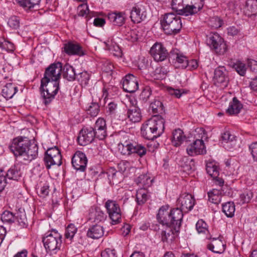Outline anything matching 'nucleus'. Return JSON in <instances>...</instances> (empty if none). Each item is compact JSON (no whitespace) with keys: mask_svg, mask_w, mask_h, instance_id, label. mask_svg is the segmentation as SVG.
Returning <instances> with one entry per match:
<instances>
[{"mask_svg":"<svg viewBox=\"0 0 257 257\" xmlns=\"http://www.w3.org/2000/svg\"><path fill=\"white\" fill-rule=\"evenodd\" d=\"M168 206H162L159 210L157 218L158 222L166 227H171V210L168 211Z\"/></svg>","mask_w":257,"mask_h":257,"instance_id":"obj_17","label":"nucleus"},{"mask_svg":"<svg viewBox=\"0 0 257 257\" xmlns=\"http://www.w3.org/2000/svg\"><path fill=\"white\" fill-rule=\"evenodd\" d=\"M150 53L157 62L163 61L170 56L166 48L161 43L158 42L151 48Z\"/></svg>","mask_w":257,"mask_h":257,"instance_id":"obj_8","label":"nucleus"},{"mask_svg":"<svg viewBox=\"0 0 257 257\" xmlns=\"http://www.w3.org/2000/svg\"><path fill=\"white\" fill-rule=\"evenodd\" d=\"M161 24L165 33L168 35L178 33L182 27L180 17L172 13L165 14L163 20L161 21Z\"/></svg>","mask_w":257,"mask_h":257,"instance_id":"obj_4","label":"nucleus"},{"mask_svg":"<svg viewBox=\"0 0 257 257\" xmlns=\"http://www.w3.org/2000/svg\"><path fill=\"white\" fill-rule=\"evenodd\" d=\"M210 25L215 28L220 27L222 24V21L217 17L212 18L210 20Z\"/></svg>","mask_w":257,"mask_h":257,"instance_id":"obj_62","label":"nucleus"},{"mask_svg":"<svg viewBox=\"0 0 257 257\" xmlns=\"http://www.w3.org/2000/svg\"><path fill=\"white\" fill-rule=\"evenodd\" d=\"M59 90V80L41 79L40 87L43 103L47 105L54 98Z\"/></svg>","mask_w":257,"mask_h":257,"instance_id":"obj_3","label":"nucleus"},{"mask_svg":"<svg viewBox=\"0 0 257 257\" xmlns=\"http://www.w3.org/2000/svg\"><path fill=\"white\" fill-rule=\"evenodd\" d=\"M178 206L182 212H188L190 211L195 204V199L192 195L188 193H183L180 195L177 200Z\"/></svg>","mask_w":257,"mask_h":257,"instance_id":"obj_13","label":"nucleus"},{"mask_svg":"<svg viewBox=\"0 0 257 257\" xmlns=\"http://www.w3.org/2000/svg\"><path fill=\"white\" fill-rule=\"evenodd\" d=\"M186 150L190 156L203 155L206 152L203 141L199 139L196 140L188 146Z\"/></svg>","mask_w":257,"mask_h":257,"instance_id":"obj_16","label":"nucleus"},{"mask_svg":"<svg viewBox=\"0 0 257 257\" xmlns=\"http://www.w3.org/2000/svg\"><path fill=\"white\" fill-rule=\"evenodd\" d=\"M62 64L57 62L51 64L46 69L44 77L41 79L59 80L60 78Z\"/></svg>","mask_w":257,"mask_h":257,"instance_id":"obj_9","label":"nucleus"},{"mask_svg":"<svg viewBox=\"0 0 257 257\" xmlns=\"http://www.w3.org/2000/svg\"><path fill=\"white\" fill-rule=\"evenodd\" d=\"M148 199V192L146 189L141 188L136 193V201L138 204L141 205L144 204Z\"/></svg>","mask_w":257,"mask_h":257,"instance_id":"obj_39","label":"nucleus"},{"mask_svg":"<svg viewBox=\"0 0 257 257\" xmlns=\"http://www.w3.org/2000/svg\"><path fill=\"white\" fill-rule=\"evenodd\" d=\"M186 139V138L184 135L183 132L181 129L175 130L173 132L172 142L174 146H179Z\"/></svg>","mask_w":257,"mask_h":257,"instance_id":"obj_32","label":"nucleus"},{"mask_svg":"<svg viewBox=\"0 0 257 257\" xmlns=\"http://www.w3.org/2000/svg\"><path fill=\"white\" fill-rule=\"evenodd\" d=\"M106 215L98 207L92 206L89 210L88 219L93 222L99 223L104 221Z\"/></svg>","mask_w":257,"mask_h":257,"instance_id":"obj_19","label":"nucleus"},{"mask_svg":"<svg viewBox=\"0 0 257 257\" xmlns=\"http://www.w3.org/2000/svg\"><path fill=\"white\" fill-rule=\"evenodd\" d=\"M103 234V227L98 225H94L88 229L87 235L88 237L93 239H98L102 237Z\"/></svg>","mask_w":257,"mask_h":257,"instance_id":"obj_26","label":"nucleus"},{"mask_svg":"<svg viewBox=\"0 0 257 257\" xmlns=\"http://www.w3.org/2000/svg\"><path fill=\"white\" fill-rule=\"evenodd\" d=\"M47 169L52 165L60 166L62 163V156L58 148L56 147L48 149L45 153L44 158Z\"/></svg>","mask_w":257,"mask_h":257,"instance_id":"obj_6","label":"nucleus"},{"mask_svg":"<svg viewBox=\"0 0 257 257\" xmlns=\"http://www.w3.org/2000/svg\"><path fill=\"white\" fill-rule=\"evenodd\" d=\"M134 23H139L146 18V13L141 5H137L133 7L130 16Z\"/></svg>","mask_w":257,"mask_h":257,"instance_id":"obj_21","label":"nucleus"},{"mask_svg":"<svg viewBox=\"0 0 257 257\" xmlns=\"http://www.w3.org/2000/svg\"><path fill=\"white\" fill-rule=\"evenodd\" d=\"M183 0H172V7L173 10L175 11L179 15H184L186 12L182 11Z\"/></svg>","mask_w":257,"mask_h":257,"instance_id":"obj_45","label":"nucleus"},{"mask_svg":"<svg viewBox=\"0 0 257 257\" xmlns=\"http://www.w3.org/2000/svg\"><path fill=\"white\" fill-rule=\"evenodd\" d=\"M131 155L133 154H137L140 157H142L145 155L147 152L146 148L144 146L135 142H131Z\"/></svg>","mask_w":257,"mask_h":257,"instance_id":"obj_33","label":"nucleus"},{"mask_svg":"<svg viewBox=\"0 0 257 257\" xmlns=\"http://www.w3.org/2000/svg\"><path fill=\"white\" fill-rule=\"evenodd\" d=\"M76 74L74 69L68 64H65V78L68 81H73L75 79Z\"/></svg>","mask_w":257,"mask_h":257,"instance_id":"obj_48","label":"nucleus"},{"mask_svg":"<svg viewBox=\"0 0 257 257\" xmlns=\"http://www.w3.org/2000/svg\"><path fill=\"white\" fill-rule=\"evenodd\" d=\"M208 248L215 253H221L225 250V244L219 237L213 238L212 242L208 245Z\"/></svg>","mask_w":257,"mask_h":257,"instance_id":"obj_23","label":"nucleus"},{"mask_svg":"<svg viewBox=\"0 0 257 257\" xmlns=\"http://www.w3.org/2000/svg\"><path fill=\"white\" fill-rule=\"evenodd\" d=\"M127 117L130 120L133 122H139L141 119V113L140 109L137 106H133L127 111Z\"/></svg>","mask_w":257,"mask_h":257,"instance_id":"obj_30","label":"nucleus"},{"mask_svg":"<svg viewBox=\"0 0 257 257\" xmlns=\"http://www.w3.org/2000/svg\"><path fill=\"white\" fill-rule=\"evenodd\" d=\"M221 143L227 150L235 149L237 147L236 137L229 132H226L222 135Z\"/></svg>","mask_w":257,"mask_h":257,"instance_id":"obj_20","label":"nucleus"},{"mask_svg":"<svg viewBox=\"0 0 257 257\" xmlns=\"http://www.w3.org/2000/svg\"><path fill=\"white\" fill-rule=\"evenodd\" d=\"M182 210L179 208H175L171 210V227L175 231H178L183 217Z\"/></svg>","mask_w":257,"mask_h":257,"instance_id":"obj_18","label":"nucleus"},{"mask_svg":"<svg viewBox=\"0 0 257 257\" xmlns=\"http://www.w3.org/2000/svg\"><path fill=\"white\" fill-rule=\"evenodd\" d=\"M9 148L15 157L21 161L29 162L38 155L37 145L31 144L26 137H19L14 139Z\"/></svg>","mask_w":257,"mask_h":257,"instance_id":"obj_1","label":"nucleus"},{"mask_svg":"<svg viewBox=\"0 0 257 257\" xmlns=\"http://www.w3.org/2000/svg\"><path fill=\"white\" fill-rule=\"evenodd\" d=\"M108 19L113 25L121 26L125 22L124 13L121 12L109 13Z\"/></svg>","mask_w":257,"mask_h":257,"instance_id":"obj_24","label":"nucleus"},{"mask_svg":"<svg viewBox=\"0 0 257 257\" xmlns=\"http://www.w3.org/2000/svg\"><path fill=\"white\" fill-rule=\"evenodd\" d=\"M191 0H183V7H184L182 11L186 12L183 15L188 16L189 15H192V14H189L191 13Z\"/></svg>","mask_w":257,"mask_h":257,"instance_id":"obj_60","label":"nucleus"},{"mask_svg":"<svg viewBox=\"0 0 257 257\" xmlns=\"http://www.w3.org/2000/svg\"><path fill=\"white\" fill-rule=\"evenodd\" d=\"M242 108V104L236 97H234L233 98L232 101L229 103L226 112L229 115L237 114L240 112Z\"/></svg>","mask_w":257,"mask_h":257,"instance_id":"obj_28","label":"nucleus"},{"mask_svg":"<svg viewBox=\"0 0 257 257\" xmlns=\"http://www.w3.org/2000/svg\"><path fill=\"white\" fill-rule=\"evenodd\" d=\"M18 3L26 10H31L38 5L40 0H17Z\"/></svg>","mask_w":257,"mask_h":257,"instance_id":"obj_40","label":"nucleus"},{"mask_svg":"<svg viewBox=\"0 0 257 257\" xmlns=\"http://www.w3.org/2000/svg\"><path fill=\"white\" fill-rule=\"evenodd\" d=\"M152 94V90L149 86H146L144 88L140 94V98L144 101H146L149 98Z\"/></svg>","mask_w":257,"mask_h":257,"instance_id":"obj_58","label":"nucleus"},{"mask_svg":"<svg viewBox=\"0 0 257 257\" xmlns=\"http://www.w3.org/2000/svg\"><path fill=\"white\" fill-rule=\"evenodd\" d=\"M222 211L228 217H232L235 212V205L232 202H227L222 205Z\"/></svg>","mask_w":257,"mask_h":257,"instance_id":"obj_36","label":"nucleus"},{"mask_svg":"<svg viewBox=\"0 0 257 257\" xmlns=\"http://www.w3.org/2000/svg\"><path fill=\"white\" fill-rule=\"evenodd\" d=\"M124 29L125 31L123 33H125V39L132 42H136L138 39L137 31L131 30L129 28H125Z\"/></svg>","mask_w":257,"mask_h":257,"instance_id":"obj_43","label":"nucleus"},{"mask_svg":"<svg viewBox=\"0 0 257 257\" xmlns=\"http://www.w3.org/2000/svg\"><path fill=\"white\" fill-rule=\"evenodd\" d=\"M94 138V128L91 126H85L80 131L77 137V141L80 145L86 146L91 143Z\"/></svg>","mask_w":257,"mask_h":257,"instance_id":"obj_11","label":"nucleus"},{"mask_svg":"<svg viewBox=\"0 0 257 257\" xmlns=\"http://www.w3.org/2000/svg\"><path fill=\"white\" fill-rule=\"evenodd\" d=\"M49 186L48 184H44L43 186H41L40 188L38 187L37 188V193L38 195L43 198L46 197L49 193Z\"/></svg>","mask_w":257,"mask_h":257,"instance_id":"obj_56","label":"nucleus"},{"mask_svg":"<svg viewBox=\"0 0 257 257\" xmlns=\"http://www.w3.org/2000/svg\"><path fill=\"white\" fill-rule=\"evenodd\" d=\"M223 68L218 67L214 70V84L221 88H225L228 83L229 79Z\"/></svg>","mask_w":257,"mask_h":257,"instance_id":"obj_14","label":"nucleus"},{"mask_svg":"<svg viewBox=\"0 0 257 257\" xmlns=\"http://www.w3.org/2000/svg\"><path fill=\"white\" fill-rule=\"evenodd\" d=\"M206 43L211 49L219 54H223L226 51V44L223 39L217 34H211L207 36Z\"/></svg>","mask_w":257,"mask_h":257,"instance_id":"obj_7","label":"nucleus"},{"mask_svg":"<svg viewBox=\"0 0 257 257\" xmlns=\"http://www.w3.org/2000/svg\"><path fill=\"white\" fill-rule=\"evenodd\" d=\"M18 91L17 87L11 83H7L3 88L2 95L7 99L13 97Z\"/></svg>","mask_w":257,"mask_h":257,"instance_id":"obj_31","label":"nucleus"},{"mask_svg":"<svg viewBox=\"0 0 257 257\" xmlns=\"http://www.w3.org/2000/svg\"><path fill=\"white\" fill-rule=\"evenodd\" d=\"M108 49L111 51L113 55L118 57H121L122 56V51L119 46L115 43L111 41V43L108 46Z\"/></svg>","mask_w":257,"mask_h":257,"instance_id":"obj_51","label":"nucleus"},{"mask_svg":"<svg viewBox=\"0 0 257 257\" xmlns=\"http://www.w3.org/2000/svg\"><path fill=\"white\" fill-rule=\"evenodd\" d=\"M87 161L85 154L81 151H77L73 156L71 163L73 167L76 171L83 172L85 171Z\"/></svg>","mask_w":257,"mask_h":257,"instance_id":"obj_10","label":"nucleus"},{"mask_svg":"<svg viewBox=\"0 0 257 257\" xmlns=\"http://www.w3.org/2000/svg\"><path fill=\"white\" fill-rule=\"evenodd\" d=\"M61 236L57 232H48L43 238L44 246L48 253H55L61 245Z\"/></svg>","mask_w":257,"mask_h":257,"instance_id":"obj_5","label":"nucleus"},{"mask_svg":"<svg viewBox=\"0 0 257 257\" xmlns=\"http://www.w3.org/2000/svg\"><path fill=\"white\" fill-rule=\"evenodd\" d=\"M8 25L13 29H17L20 26L19 19L16 16L11 17L8 20Z\"/></svg>","mask_w":257,"mask_h":257,"instance_id":"obj_57","label":"nucleus"},{"mask_svg":"<svg viewBox=\"0 0 257 257\" xmlns=\"http://www.w3.org/2000/svg\"><path fill=\"white\" fill-rule=\"evenodd\" d=\"M244 14L251 17L255 15L257 13V3L254 0H247L243 8Z\"/></svg>","mask_w":257,"mask_h":257,"instance_id":"obj_27","label":"nucleus"},{"mask_svg":"<svg viewBox=\"0 0 257 257\" xmlns=\"http://www.w3.org/2000/svg\"><path fill=\"white\" fill-rule=\"evenodd\" d=\"M206 170L207 173L212 178H217L219 175L217 166L212 162H208L206 164Z\"/></svg>","mask_w":257,"mask_h":257,"instance_id":"obj_41","label":"nucleus"},{"mask_svg":"<svg viewBox=\"0 0 257 257\" xmlns=\"http://www.w3.org/2000/svg\"><path fill=\"white\" fill-rule=\"evenodd\" d=\"M15 220L21 227H25L27 226V219L25 213H18L17 216L15 217Z\"/></svg>","mask_w":257,"mask_h":257,"instance_id":"obj_52","label":"nucleus"},{"mask_svg":"<svg viewBox=\"0 0 257 257\" xmlns=\"http://www.w3.org/2000/svg\"><path fill=\"white\" fill-rule=\"evenodd\" d=\"M1 219L3 222L12 223L15 221V217L10 211H5L2 214Z\"/></svg>","mask_w":257,"mask_h":257,"instance_id":"obj_53","label":"nucleus"},{"mask_svg":"<svg viewBox=\"0 0 257 257\" xmlns=\"http://www.w3.org/2000/svg\"><path fill=\"white\" fill-rule=\"evenodd\" d=\"M110 218L114 223H117L121 218L120 209L118 204L115 201L107 200L105 204Z\"/></svg>","mask_w":257,"mask_h":257,"instance_id":"obj_12","label":"nucleus"},{"mask_svg":"<svg viewBox=\"0 0 257 257\" xmlns=\"http://www.w3.org/2000/svg\"><path fill=\"white\" fill-rule=\"evenodd\" d=\"M150 108H151L154 113H162L164 111L163 103L159 100H154V101L150 104Z\"/></svg>","mask_w":257,"mask_h":257,"instance_id":"obj_42","label":"nucleus"},{"mask_svg":"<svg viewBox=\"0 0 257 257\" xmlns=\"http://www.w3.org/2000/svg\"><path fill=\"white\" fill-rule=\"evenodd\" d=\"M165 120L160 115H155L148 119L141 127L142 136L147 140H153L160 137L165 129Z\"/></svg>","mask_w":257,"mask_h":257,"instance_id":"obj_2","label":"nucleus"},{"mask_svg":"<svg viewBox=\"0 0 257 257\" xmlns=\"http://www.w3.org/2000/svg\"><path fill=\"white\" fill-rule=\"evenodd\" d=\"M169 58L174 60L175 59L177 62L181 65V67L182 68H186L187 67L188 60L187 57L185 56L182 54L171 52Z\"/></svg>","mask_w":257,"mask_h":257,"instance_id":"obj_37","label":"nucleus"},{"mask_svg":"<svg viewBox=\"0 0 257 257\" xmlns=\"http://www.w3.org/2000/svg\"><path fill=\"white\" fill-rule=\"evenodd\" d=\"M65 53L69 55H78L79 56L85 55L81 46L72 41H69L65 44Z\"/></svg>","mask_w":257,"mask_h":257,"instance_id":"obj_22","label":"nucleus"},{"mask_svg":"<svg viewBox=\"0 0 257 257\" xmlns=\"http://www.w3.org/2000/svg\"><path fill=\"white\" fill-rule=\"evenodd\" d=\"M181 167L183 169L184 172L190 173L195 169V162L193 159L187 158H184L182 160Z\"/></svg>","mask_w":257,"mask_h":257,"instance_id":"obj_38","label":"nucleus"},{"mask_svg":"<svg viewBox=\"0 0 257 257\" xmlns=\"http://www.w3.org/2000/svg\"><path fill=\"white\" fill-rule=\"evenodd\" d=\"M106 129L105 120L102 118H99L96 121L95 124L94 131L98 130Z\"/></svg>","mask_w":257,"mask_h":257,"instance_id":"obj_61","label":"nucleus"},{"mask_svg":"<svg viewBox=\"0 0 257 257\" xmlns=\"http://www.w3.org/2000/svg\"><path fill=\"white\" fill-rule=\"evenodd\" d=\"M122 87L124 90L129 93H134L139 88L138 81L137 78L131 74H128L122 82Z\"/></svg>","mask_w":257,"mask_h":257,"instance_id":"obj_15","label":"nucleus"},{"mask_svg":"<svg viewBox=\"0 0 257 257\" xmlns=\"http://www.w3.org/2000/svg\"><path fill=\"white\" fill-rule=\"evenodd\" d=\"M87 113L91 116H96L99 111V105L98 103L91 102L88 107L86 108Z\"/></svg>","mask_w":257,"mask_h":257,"instance_id":"obj_47","label":"nucleus"},{"mask_svg":"<svg viewBox=\"0 0 257 257\" xmlns=\"http://www.w3.org/2000/svg\"><path fill=\"white\" fill-rule=\"evenodd\" d=\"M6 179L9 180H18L21 177V167L18 164L12 167L7 172V174L4 172ZM8 183V182L7 181Z\"/></svg>","mask_w":257,"mask_h":257,"instance_id":"obj_25","label":"nucleus"},{"mask_svg":"<svg viewBox=\"0 0 257 257\" xmlns=\"http://www.w3.org/2000/svg\"><path fill=\"white\" fill-rule=\"evenodd\" d=\"M65 238H70L71 239L74 236L77 231V228L73 224H70L65 229Z\"/></svg>","mask_w":257,"mask_h":257,"instance_id":"obj_54","label":"nucleus"},{"mask_svg":"<svg viewBox=\"0 0 257 257\" xmlns=\"http://www.w3.org/2000/svg\"><path fill=\"white\" fill-rule=\"evenodd\" d=\"M252 158L254 161H257V142L252 143L249 147Z\"/></svg>","mask_w":257,"mask_h":257,"instance_id":"obj_64","label":"nucleus"},{"mask_svg":"<svg viewBox=\"0 0 257 257\" xmlns=\"http://www.w3.org/2000/svg\"><path fill=\"white\" fill-rule=\"evenodd\" d=\"M131 143L129 140H122L118 145V150L124 155H131Z\"/></svg>","mask_w":257,"mask_h":257,"instance_id":"obj_35","label":"nucleus"},{"mask_svg":"<svg viewBox=\"0 0 257 257\" xmlns=\"http://www.w3.org/2000/svg\"><path fill=\"white\" fill-rule=\"evenodd\" d=\"M137 183L140 187H143V189H146L151 186L153 179L147 174L140 175L137 179Z\"/></svg>","mask_w":257,"mask_h":257,"instance_id":"obj_34","label":"nucleus"},{"mask_svg":"<svg viewBox=\"0 0 257 257\" xmlns=\"http://www.w3.org/2000/svg\"><path fill=\"white\" fill-rule=\"evenodd\" d=\"M232 67L240 75L244 76L245 74L246 68L244 63L237 61Z\"/></svg>","mask_w":257,"mask_h":257,"instance_id":"obj_50","label":"nucleus"},{"mask_svg":"<svg viewBox=\"0 0 257 257\" xmlns=\"http://www.w3.org/2000/svg\"><path fill=\"white\" fill-rule=\"evenodd\" d=\"M253 196L252 193L250 191H246L240 195L241 203H246L249 202Z\"/></svg>","mask_w":257,"mask_h":257,"instance_id":"obj_59","label":"nucleus"},{"mask_svg":"<svg viewBox=\"0 0 257 257\" xmlns=\"http://www.w3.org/2000/svg\"><path fill=\"white\" fill-rule=\"evenodd\" d=\"M191 13L189 14H195L199 11L203 6V0H191Z\"/></svg>","mask_w":257,"mask_h":257,"instance_id":"obj_46","label":"nucleus"},{"mask_svg":"<svg viewBox=\"0 0 257 257\" xmlns=\"http://www.w3.org/2000/svg\"><path fill=\"white\" fill-rule=\"evenodd\" d=\"M196 228L199 233H206L208 231L207 224L202 219L197 221Z\"/></svg>","mask_w":257,"mask_h":257,"instance_id":"obj_55","label":"nucleus"},{"mask_svg":"<svg viewBox=\"0 0 257 257\" xmlns=\"http://www.w3.org/2000/svg\"><path fill=\"white\" fill-rule=\"evenodd\" d=\"M219 191L213 189L208 193V200L214 204H218L221 201V196L219 195Z\"/></svg>","mask_w":257,"mask_h":257,"instance_id":"obj_44","label":"nucleus"},{"mask_svg":"<svg viewBox=\"0 0 257 257\" xmlns=\"http://www.w3.org/2000/svg\"><path fill=\"white\" fill-rule=\"evenodd\" d=\"M168 93L172 96H174L176 98H180L182 94L184 93V91H182L183 90L181 89H175L172 87H169L167 89Z\"/></svg>","mask_w":257,"mask_h":257,"instance_id":"obj_63","label":"nucleus"},{"mask_svg":"<svg viewBox=\"0 0 257 257\" xmlns=\"http://www.w3.org/2000/svg\"><path fill=\"white\" fill-rule=\"evenodd\" d=\"M175 230L173 227H166L161 231V239L163 242H172L175 238Z\"/></svg>","mask_w":257,"mask_h":257,"instance_id":"obj_29","label":"nucleus"},{"mask_svg":"<svg viewBox=\"0 0 257 257\" xmlns=\"http://www.w3.org/2000/svg\"><path fill=\"white\" fill-rule=\"evenodd\" d=\"M77 15L80 17H84L86 15L87 18L89 15V10L86 3H84L78 6L77 7Z\"/></svg>","mask_w":257,"mask_h":257,"instance_id":"obj_49","label":"nucleus"}]
</instances>
